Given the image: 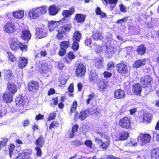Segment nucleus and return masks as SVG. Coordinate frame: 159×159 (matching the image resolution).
<instances>
[{
  "label": "nucleus",
  "instance_id": "f257e3e1",
  "mask_svg": "<svg viewBox=\"0 0 159 159\" xmlns=\"http://www.w3.org/2000/svg\"><path fill=\"white\" fill-rule=\"evenodd\" d=\"M75 12V10L74 7L70 8L69 11L64 10L62 11L61 14L64 18L60 21L62 23L67 22V23L59 27L57 30L58 33L56 35V37L57 39H62L66 34V32L70 31V30L72 27L71 25L68 22V20L65 18L70 17Z\"/></svg>",
  "mask_w": 159,
  "mask_h": 159
},
{
  "label": "nucleus",
  "instance_id": "f03ea898",
  "mask_svg": "<svg viewBox=\"0 0 159 159\" xmlns=\"http://www.w3.org/2000/svg\"><path fill=\"white\" fill-rule=\"evenodd\" d=\"M151 139V137L148 134H141L138 138V141L140 145H143L148 143Z\"/></svg>",
  "mask_w": 159,
  "mask_h": 159
},
{
  "label": "nucleus",
  "instance_id": "7ed1b4c3",
  "mask_svg": "<svg viewBox=\"0 0 159 159\" xmlns=\"http://www.w3.org/2000/svg\"><path fill=\"white\" fill-rule=\"evenodd\" d=\"M119 124L120 126L124 129H129L131 128L130 120L127 117L121 118Z\"/></svg>",
  "mask_w": 159,
  "mask_h": 159
},
{
  "label": "nucleus",
  "instance_id": "20e7f679",
  "mask_svg": "<svg viewBox=\"0 0 159 159\" xmlns=\"http://www.w3.org/2000/svg\"><path fill=\"white\" fill-rule=\"evenodd\" d=\"M39 12L40 10L38 7L34 8L30 10L28 14L31 19H35L41 16Z\"/></svg>",
  "mask_w": 159,
  "mask_h": 159
},
{
  "label": "nucleus",
  "instance_id": "39448f33",
  "mask_svg": "<svg viewBox=\"0 0 159 159\" xmlns=\"http://www.w3.org/2000/svg\"><path fill=\"white\" fill-rule=\"evenodd\" d=\"M36 36L37 38L40 39L45 37L47 35L46 30L44 26L36 28Z\"/></svg>",
  "mask_w": 159,
  "mask_h": 159
},
{
  "label": "nucleus",
  "instance_id": "423d86ee",
  "mask_svg": "<svg viewBox=\"0 0 159 159\" xmlns=\"http://www.w3.org/2000/svg\"><path fill=\"white\" fill-rule=\"evenodd\" d=\"M85 68L83 63H79L76 69V74L77 76L81 77L84 75Z\"/></svg>",
  "mask_w": 159,
  "mask_h": 159
},
{
  "label": "nucleus",
  "instance_id": "0eeeda50",
  "mask_svg": "<svg viewBox=\"0 0 159 159\" xmlns=\"http://www.w3.org/2000/svg\"><path fill=\"white\" fill-rule=\"evenodd\" d=\"M97 133L101 137H103L107 140L106 141L102 142L101 145V146L102 149H106L110 144V140L109 137L102 133L98 132H97Z\"/></svg>",
  "mask_w": 159,
  "mask_h": 159
},
{
  "label": "nucleus",
  "instance_id": "6e6552de",
  "mask_svg": "<svg viewBox=\"0 0 159 159\" xmlns=\"http://www.w3.org/2000/svg\"><path fill=\"white\" fill-rule=\"evenodd\" d=\"M118 72L121 74H125L128 71V68L126 64L123 63H120L116 65Z\"/></svg>",
  "mask_w": 159,
  "mask_h": 159
},
{
  "label": "nucleus",
  "instance_id": "1a4fd4ad",
  "mask_svg": "<svg viewBox=\"0 0 159 159\" xmlns=\"http://www.w3.org/2000/svg\"><path fill=\"white\" fill-rule=\"evenodd\" d=\"M152 78L149 75L143 77L140 79V83L144 87L149 86L152 81Z\"/></svg>",
  "mask_w": 159,
  "mask_h": 159
},
{
  "label": "nucleus",
  "instance_id": "9d476101",
  "mask_svg": "<svg viewBox=\"0 0 159 159\" xmlns=\"http://www.w3.org/2000/svg\"><path fill=\"white\" fill-rule=\"evenodd\" d=\"M16 30L15 24L12 23H7L4 27V30L8 33H13Z\"/></svg>",
  "mask_w": 159,
  "mask_h": 159
},
{
  "label": "nucleus",
  "instance_id": "9b49d317",
  "mask_svg": "<svg viewBox=\"0 0 159 159\" xmlns=\"http://www.w3.org/2000/svg\"><path fill=\"white\" fill-rule=\"evenodd\" d=\"M61 10V8L55 5L50 6L48 8V13L50 15L55 16Z\"/></svg>",
  "mask_w": 159,
  "mask_h": 159
},
{
  "label": "nucleus",
  "instance_id": "f8f14e48",
  "mask_svg": "<svg viewBox=\"0 0 159 159\" xmlns=\"http://www.w3.org/2000/svg\"><path fill=\"white\" fill-rule=\"evenodd\" d=\"M114 98L117 99H123L125 97V92L121 89H117L114 92Z\"/></svg>",
  "mask_w": 159,
  "mask_h": 159
},
{
  "label": "nucleus",
  "instance_id": "ddd939ff",
  "mask_svg": "<svg viewBox=\"0 0 159 159\" xmlns=\"http://www.w3.org/2000/svg\"><path fill=\"white\" fill-rule=\"evenodd\" d=\"M98 76L96 71L94 70H91L89 72V79L90 81L93 83L97 82L98 79Z\"/></svg>",
  "mask_w": 159,
  "mask_h": 159
},
{
  "label": "nucleus",
  "instance_id": "4468645a",
  "mask_svg": "<svg viewBox=\"0 0 159 159\" xmlns=\"http://www.w3.org/2000/svg\"><path fill=\"white\" fill-rule=\"evenodd\" d=\"M38 83L35 81H31L28 84V89L30 91L34 92L38 89Z\"/></svg>",
  "mask_w": 159,
  "mask_h": 159
},
{
  "label": "nucleus",
  "instance_id": "2eb2a0df",
  "mask_svg": "<svg viewBox=\"0 0 159 159\" xmlns=\"http://www.w3.org/2000/svg\"><path fill=\"white\" fill-rule=\"evenodd\" d=\"M7 89L8 92L13 94H14L17 91L16 86L12 82H9L7 84Z\"/></svg>",
  "mask_w": 159,
  "mask_h": 159
},
{
  "label": "nucleus",
  "instance_id": "dca6fc26",
  "mask_svg": "<svg viewBox=\"0 0 159 159\" xmlns=\"http://www.w3.org/2000/svg\"><path fill=\"white\" fill-rule=\"evenodd\" d=\"M31 37L30 32L28 30H23L21 33V38L25 40L28 41L30 39Z\"/></svg>",
  "mask_w": 159,
  "mask_h": 159
},
{
  "label": "nucleus",
  "instance_id": "f3484780",
  "mask_svg": "<svg viewBox=\"0 0 159 159\" xmlns=\"http://www.w3.org/2000/svg\"><path fill=\"white\" fill-rule=\"evenodd\" d=\"M142 87L139 83L134 84L132 86V91L136 95L140 94L141 92Z\"/></svg>",
  "mask_w": 159,
  "mask_h": 159
},
{
  "label": "nucleus",
  "instance_id": "a211bd4d",
  "mask_svg": "<svg viewBox=\"0 0 159 159\" xmlns=\"http://www.w3.org/2000/svg\"><path fill=\"white\" fill-rule=\"evenodd\" d=\"M46 64H42L40 68H39V71H41L44 76H48L50 73V70L47 66Z\"/></svg>",
  "mask_w": 159,
  "mask_h": 159
},
{
  "label": "nucleus",
  "instance_id": "6ab92c4d",
  "mask_svg": "<svg viewBox=\"0 0 159 159\" xmlns=\"http://www.w3.org/2000/svg\"><path fill=\"white\" fill-rule=\"evenodd\" d=\"M13 95L8 92H6L2 96L3 99L6 103L11 102L12 100Z\"/></svg>",
  "mask_w": 159,
  "mask_h": 159
},
{
  "label": "nucleus",
  "instance_id": "aec40b11",
  "mask_svg": "<svg viewBox=\"0 0 159 159\" xmlns=\"http://www.w3.org/2000/svg\"><path fill=\"white\" fill-rule=\"evenodd\" d=\"M27 63V59L24 57H22L19 58L17 64L18 67L22 68L25 67Z\"/></svg>",
  "mask_w": 159,
  "mask_h": 159
},
{
  "label": "nucleus",
  "instance_id": "412c9836",
  "mask_svg": "<svg viewBox=\"0 0 159 159\" xmlns=\"http://www.w3.org/2000/svg\"><path fill=\"white\" fill-rule=\"evenodd\" d=\"M60 21H50L49 22L48 28L50 31H52L54 30L55 28L57 27Z\"/></svg>",
  "mask_w": 159,
  "mask_h": 159
},
{
  "label": "nucleus",
  "instance_id": "4be33fe9",
  "mask_svg": "<svg viewBox=\"0 0 159 159\" xmlns=\"http://www.w3.org/2000/svg\"><path fill=\"white\" fill-rule=\"evenodd\" d=\"M16 159H31L30 154L29 152H25L20 153Z\"/></svg>",
  "mask_w": 159,
  "mask_h": 159
},
{
  "label": "nucleus",
  "instance_id": "5701e85b",
  "mask_svg": "<svg viewBox=\"0 0 159 159\" xmlns=\"http://www.w3.org/2000/svg\"><path fill=\"white\" fill-rule=\"evenodd\" d=\"M95 65L97 68H100L103 66V59L101 57L95 58L93 60Z\"/></svg>",
  "mask_w": 159,
  "mask_h": 159
},
{
  "label": "nucleus",
  "instance_id": "b1692460",
  "mask_svg": "<svg viewBox=\"0 0 159 159\" xmlns=\"http://www.w3.org/2000/svg\"><path fill=\"white\" fill-rule=\"evenodd\" d=\"M4 73L5 74L4 78L6 80L8 81L12 80L13 78V76L9 70H5Z\"/></svg>",
  "mask_w": 159,
  "mask_h": 159
},
{
  "label": "nucleus",
  "instance_id": "393cba45",
  "mask_svg": "<svg viewBox=\"0 0 159 159\" xmlns=\"http://www.w3.org/2000/svg\"><path fill=\"white\" fill-rule=\"evenodd\" d=\"M13 16L17 19H21L24 16V11L23 10H19L13 12L12 13Z\"/></svg>",
  "mask_w": 159,
  "mask_h": 159
},
{
  "label": "nucleus",
  "instance_id": "a878e982",
  "mask_svg": "<svg viewBox=\"0 0 159 159\" xmlns=\"http://www.w3.org/2000/svg\"><path fill=\"white\" fill-rule=\"evenodd\" d=\"M151 157L152 159L159 158V148H154L152 150Z\"/></svg>",
  "mask_w": 159,
  "mask_h": 159
},
{
  "label": "nucleus",
  "instance_id": "bb28decb",
  "mask_svg": "<svg viewBox=\"0 0 159 159\" xmlns=\"http://www.w3.org/2000/svg\"><path fill=\"white\" fill-rule=\"evenodd\" d=\"M146 48L143 44L138 46L136 48V50L138 54L140 55H142L144 54L146 51Z\"/></svg>",
  "mask_w": 159,
  "mask_h": 159
},
{
  "label": "nucleus",
  "instance_id": "cd10ccee",
  "mask_svg": "<svg viewBox=\"0 0 159 159\" xmlns=\"http://www.w3.org/2000/svg\"><path fill=\"white\" fill-rule=\"evenodd\" d=\"M81 39V34L79 31L75 32L72 37L73 41H80Z\"/></svg>",
  "mask_w": 159,
  "mask_h": 159
},
{
  "label": "nucleus",
  "instance_id": "c85d7f7f",
  "mask_svg": "<svg viewBox=\"0 0 159 159\" xmlns=\"http://www.w3.org/2000/svg\"><path fill=\"white\" fill-rule=\"evenodd\" d=\"M89 111L88 110L82 111L79 114V118L81 120H83L89 116Z\"/></svg>",
  "mask_w": 159,
  "mask_h": 159
},
{
  "label": "nucleus",
  "instance_id": "c756f323",
  "mask_svg": "<svg viewBox=\"0 0 159 159\" xmlns=\"http://www.w3.org/2000/svg\"><path fill=\"white\" fill-rule=\"evenodd\" d=\"M146 60L145 59L136 61L134 63V66L136 68H139L144 65Z\"/></svg>",
  "mask_w": 159,
  "mask_h": 159
},
{
  "label": "nucleus",
  "instance_id": "7c9ffc66",
  "mask_svg": "<svg viewBox=\"0 0 159 159\" xmlns=\"http://www.w3.org/2000/svg\"><path fill=\"white\" fill-rule=\"evenodd\" d=\"M44 143V139L42 137H40L38 139H37L35 143V145L37 146L36 147H39V148L42 147Z\"/></svg>",
  "mask_w": 159,
  "mask_h": 159
},
{
  "label": "nucleus",
  "instance_id": "2f4dec72",
  "mask_svg": "<svg viewBox=\"0 0 159 159\" xmlns=\"http://www.w3.org/2000/svg\"><path fill=\"white\" fill-rule=\"evenodd\" d=\"M86 17V16L80 14H77L75 15V20L79 22H83Z\"/></svg>",
  "mask_w": 159,
  "mask_h": 159
},
{
  "label": "nucleus",
  "instance_id": "473e14b6",
  "mask_svg": "<svg viewBox=\"0 0 159 159\" xmlns=\"http://www.w3.org/2000/svg\"><path fill=\"white\" fill-rule=\"evenodd\" d=\"M93 39L96 40H100L103 38V34L101 32L97 31L93 33Z\"/></svg>",
  "mask_w": 159,
  "mask_h": 159
},
{
  "label": "nucleus",
  "instance_id": "72a5a7b5",
  "mask_svg": "<svg viewBox=\"0 0 159 159\" xmlns=\"http://www.w3.org/2000/svg\"><path fill=\"white\" fill-rule=\"evenodd\" d=\"M107 82L105 81H100L98 83V88L101 91H103L106 87Z\"/></svg>",
  "mask_w": 159,
  "mask_h": 159
},
{
  "label": "nucleus",
  "instance_id": "f704fd0d",
  "mask_svg": "<svg viewBox=\"0 0 159 159\" xmlns=\"http://www.w3.org/2000/svg\"><path fill=\"white\" fill-rule=\"evenodd\" d=\"M16 102L17 105L22 107L25 105V102L23 98L20 97L17 98L16 99Z\"/></svg>",
  "mask_w": 159,
  "mask_h": 159
},
{
  "label": "nucleus",
  "instance_id": "c9c22d12",
  "mask_svg": "<svg viewBox=\"0 0 159 159\" xmlns=\"http://www.w3.org/2000/svg\"><path fill=\"white\" fill-rule=\"evenodd\" d=\"M70 43L69 41H64L61 43L60 46V48L65 49L66 50L68 47H70Z\"/></svg>",
  "mask_w": 159,
  "mask_h": 159
},
{
  "label": "nucleus",
  "instance_id": "e433bc0d",
  "mask_svg": "<svg viewBox=\"0 0 159 159\" xmlns=\"http://www.w3.org/2000/svg\"><path fill=\"white\" fill-rule=\"evenodd\" d=\"M78 128V125H74L72 129V130L69 133L70 137L71 138H73L75 133L77 131Z\"/></svg>",
  "mask_w": 159,
  "mask_h": 159
},
{
  "label": "nucleus",
  "instance_id": "4c0bfd02",
  "mask_svg": "<svg viewBox=\"0 0 159 159\" xmlns=\"http://www.w3.org/2000/svg\"><path fill=\"white\" fill-rule=\"evenodd\" d=\"M152 115L151 114L146 113L143 115V120L147 123L149 122L152 119Z\"/></svg>",
  "mask_w": 159,
  "mask_h": 159
},
{
  "label": "nucleus",
  "instance_id": "58836bf2",
  "mask_svg": "<svg viewBox=\"0 0 159 159\" xmlns=\"http://www.w3.org/2000/svg\"><path fill=\"white\" fill-rule=\"evenodd\" d=\"M116 50V49L114 47L111 46H107L106 51L108 54H114Z\"/></svg>",
  "mask_w": 159,
  "mask_h": 159
},
{
  "label": "nucleus",
  "instance_id": "ea45409f",
  "mask_svg": "<svg viewBox=\"0 0 159 159\" xmlns=\"http://www.w3.org/2000/svg\"><path fill=\"white\" fill-rule=\"evenodd\" d=\"M104 1L106 3L107 5L109 3L111 4V8L113 9L116 6L117 0H104Z\"/></svg>",
  "mask_w": 159,
  "mask_h": 159
},
{
  "label": "nucleus",
  "instance_id": "a19ab883",
  "mask_svg": "<svg viewBox=\"0 0 159 159\" xmlns=\"http://www.w3.org/2000/svg\"><path fill=\"white\" fill-rule=\"evenodd\" d=\"M19 42L14 41L11 43L10 47L13 50H16L19 46Z\"/></svg>",
  "mask_w": 159,
  "mask_h": 159
},
{
  "label": "nucleus",
  "instance_id": "79ce46f5",
  "mask_svg": "<svg viewBox=\"0 0 159 159\" xmlns=\"http://www.w3.org/2000/svg\"><path fill=\"white\" fill-rule=\"evenodd\" d=\"M38 8L40 10L39 12L41 15L42 14H45L47 12L48 8L46 6H42Z\"/></svg>",
  "mask_w": 159,
  "mask_h": 159
},
{
  "label": "nucleus",
  "instance_id": "37998d69",
  "mask_svg": "<svg viewBox=\"0 0 159 159\" xmlns=\"http://www.w3.org/2000/svg\"><path fill=\"white\" fill-rule=\"evenodd\" d=\"M73 43L72 46V48L74 51L78 50L79 47L80 41H73Z\"/></svg>",
  "mask_w": 159,
  "mask_h": 159
},
{
  "label": "nucleus",
  "instance_id": "c03bdc74",
  "mask_svg": "<svg viewBox=\"0 0 159 159\" xmlns=\"http://www.w3.org/2000/svg\"><path fill=\"white\" fill-rule=\"evenodd\" d=\"M96 13L97 14L100 15L102 17H106V15L103 12L101 11V10L99 7H97L96 10Z\"/></svg>",
  "mask_w": 159,
  "mask_h": 159
},
{
  "label": "nucleus",
  "instance_id": "a18cd8bd",
  "mask_svg": "<svg viewBox=\"0 0 159 159\" xmlns=\"http://www.w3.org/2000/svg\"><path fill=\"white\" fill-rule=\"evenodd\" d=\"M129 134L127 132H125L122 133L119 139L121 140H123L126 139L128 137Z\"/></svg>",
  "mask_w": 159,
  "mask_h": 159
},
{
  "label": "nucleus",
  "instance_id": "49530a36",
  "mask_svg": "<svg viewBox=\"0 0 159 159\" xmlns=\"http://www.w3.org/2000/svg\"><path fill=\"white\" fill-rule=\"evenodd\" d=\"M93 45L95 47V51L97 53H100L102 51V48L100 45H97L96 43H94Z\"/></svg>",
  "mask_w": 159,
  "mask_h": 159
},
{
  "label": "nucleus",
  "instance_id": "de8ad7c7",
  "mask_svg": "<svg viewBox=\"0 0 159 159\" xmlns=\"http://www.w3.org/2000/svg\"><path fill=\"white\" fill-rule=\"evenodd\" d=\"M19 46L21 50L22 51H25L27 49V46L24 44L20 43L19 42Z\"/></svg>",
  "mask_w": 159,
  "mask_h": 159
},
{
  "label": "nucleus",
  "instance_id": "09e8293b",
  "mask_svg": "<svg viewBox=\"0 0 159 159\" xmlns=\"http://www.w3.org/2000/svg\"><path fill=\"white\" fill-rule=\"evenodd\" d=\"M107 67L108 70H111L114 67V64L113 62L110 61L108 62L107 64Z\"/></svg>",
  "mask_w": 159,
  "mask_h": 159
},
{
  "label": "nucleus",
  "instance_id": "8fccbe9b",
  "mask_svg": "<svg viewBox=\"0 0 159 159\" xmlns=\"http://www.w3.org/2000/svg\"><path fill=\"white\" fill-rule=\"evenodd\" d=\"M7 141V139L5 138L3 139V140L0 141V150L6 145Z\"/></svg>",
  "mask_w": 159,
  "mask_h": 159
},
{
  "label": "nucleus",
  "instance_id": "3c124183",
  "mask_svg": "<svg viewBox=\"0 0 159 159\" xmlns=\"http://www.w3.org/2000/svg\"><path fill=\"white\" fill-rule=\"evenodd\" d=\"M77 106V102L76 101H75L73 103L70 109V112L72 113L75 111Z\"/></svg>",
  "mask_w": 159,
  "mask_h": 159
},
{
  "label": "nucleus",
  "instance_id": "603ef678",
  "mask_svg": "<svg viewBox=\"0 0 159 159\" xmlns=\"http://www.w3.org/2000/svg\"><path fill=\"white\" fill-rule=\"evenodd\" d=\"M95 95L94 93H91L89 95L88 97L89 98L87 99L86 102L87 104H89L90 102V101L93 99L95 97Z\"/></svg>",
  "mask_w": 159,
  "mask_h": 159
},
{
  "label": "nucleus",
  "instance_id": "864d4df0",
  "mask_svg": "<svg viewBox=\"0 0 159 159\" xmlns=\"http://www.w3.org/2000/svg\"><path fill=\"white\" fill-rule=\"evenodd\" d=\"M7 54L9 60L11 62H13L16 60V58L11 53L8 52Z\"/></svg>",
  "mask_w": 159,
  "mask_h": 159
},
{
  "label": "nucleus",
  "instance_id": "5fc2aeb1",
  "mask_svg": "<svg viewBox=\"0 0 159 159\" xmlns=\"http://www.w3.org/2000/svg\"><path fill=\"white\" fill-rule=\"evenodd\" d=\"M56 116V114L55 112L51 113L49 117L48 118V120L50 121L54 119Z\"/></svg>",
  "mask_w": 159,
  "mask_h": 159
},
{
  "label": "nucleus",
  "instance_id": "6e6d98bb",
  "mask_svg": "<svg viewBox=\"0 0 159 159\" xmlns=\"http://www.w3.org/2000/svg\"><path fill=\"white\" fill-rule=\"evenodd\" d=\"M15 146L14 144H11L8 148L9 150V155L11 156H12V152H14Z\"/></svg>",
  "mask_w": 159,
  "mask_h": 159
},
{
  "label": "nucleus",
  "instance_id": "4d7b16f0",
  "mask_svg": "<svg viewBox=\"0 0 159 159\" xmlns=\"http://www.w3.org/2000/svg\"><path fill=\"white\" fill-rule=\"evenodd\" d=\"M58 125V122L53 121L51 123L49 127V129H51L52 128H54L55 127H57Z\"/></svg>",
  "mask_w": 159,
  "mask_h": 159
},
{
  "label": "nucleus",
  "instance_id": "13d9d810",
  "mask_svg": "<svg viewBox=\"0 0 159 159\" xmlns=\"http://www.w3.org/2000/svg\"><path fill=\"white\" fill-rule=\"evenodd\" d=\"M92 42V39L90 38H87L85 40V43L87 46L90 45Z\"/></svg>",
  "mask_w": 159,
  "mask_h": 159
},
{
  "label": "nucleus",
  "instance_id": "bf43d9fd",
  "mask_svg": "<svg viewBox=\"0 0 159 159\" xmlns=\"http://www.w3.org/2000/svg\"><path fill=\"white\" fill-rule=\"evenodd\" d=\"M84 144L89 148H91L92 146V143L91 140H87L84 142Z\"/></svg>",
  "mask_w": 159,
  "mask_h": 159
},
{
  "label": "nucleus",
  "instance_id": "052dcab7",
  "mask_svg": "<svg viewBox=\"0 0 159 159\" xmlns=\"http://www.w3.org/2000/svg\"><path fill=\"white\" fill-rule=\"evenodd\" d=\"M103 75L105 78H109L112 76V74L111 72L105 71L104 72Z\"/></svg>",
  "mask_w": 159,
  "mask_h": 159
},
{
  "label": "nucleus",
  "instance_id": "680f3d73",
  "mask_svg": "<svg viewBox=\"0 0 159 159\" xmlns=\"http://www.w3.org/2000/svg\"><path fill=\"white\" fill-rule=\"evenodd\" d=\"M66 52V50L65 49L61 48L58 54L60 56H64Z\"/></svg>",
  "mask_w": 159,
  "mask_h": 159
},
{
  "label": "nucleus",
  "instance_id": "e2e57ef3",
  "mask_svg": "<svg viewBox=\"0 0 159 159\" xmlns=\"http://www.w3.org/2000/svg\"><path fill=\"white\" fill-rule=\"evenodd\" d=\"M40 148L39 147H36L35 148V150L37 152V155L39 157H40L42 154V152Z\"/></svg>",
  "mask_w": 159,
  "mask_h": 159
},
{
  "label": "nucleus",
  "instance_id": "0e129e2a",
  "mask_svg": "<svg viewBox=\"0 0 159 159\" xmlns=\"http://www.w3.org/2000/svg\"><path fill=\"white\" fill-rule=\"evenodd\" d=\"M119 8L120 11L122 12H126V7L122 4L119 5Z\"/></svg>",
  "mask_w": 159,
  "mask_h": 159
},
{
  "label": "nucleus",
  "instance_id": "69168bd1",
  "mask_svg": "<svg viewBox=\"0 0 159 159\" xmlns=\"http://www.w3.org/2000/svg\"><path fill=\"white\" fill-rule=\"evenodd\" d=\"M128 17H125L122 19L117 20V22L118 24H121L123 22H126L128 20Z\"/></svg>",
  "mask_w": 159,
  "mask_h": 159
},
{
  "label": "nucleus",
  "instance_id": "338daca9",
  "mask_svg": "<svg viewBox=\"0 0 159 159\" xmlns=\"http://www.w3.org/2000/svg\"><path fill=\"white\" fill-rule=\"evenodd\" d=\"M64 66V63L62 61H59L58 63V67L59 69L62 70Z\"/></svg>",
  "mask_w": 159,
  "mask_h": 159
},
{
  "label": "nucleus",
  "instance_id": "774afa93",
  "mask_svg": "<svg viewBox=\"0 0 159 159\" xmlns=\"http://www.w3.org/2000/svg\"><path fill=\"white\" fill-rule=\"evenodd\" d=\"M68 90L69 92L71 93L74 91V85L72 84H71L68 88Z\"/></svg>",
  "mask_w": 159,
  "mask_h": 159
}]
</instances>
